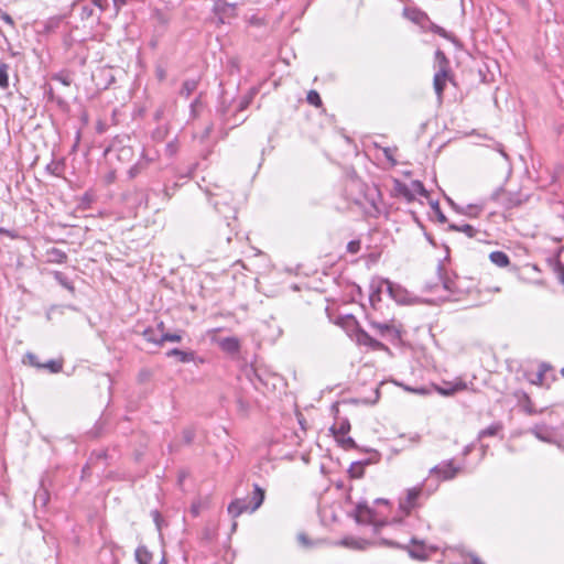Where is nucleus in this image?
Wrapping results in <instances>:
<instances>
[{
	"mask_svg": "<svg viewBox=\"0 0 564 564\" xmlns=\"http://www.w3.org/2000/svg\"><path fill=\"white\" fill-rule=\"evenodd\" d=\"M253 487L251 497L235 499L229 503L227 510L232 518H237L243 512H254L263 503L264 490L257 484Z\"/></svg>",
	"mask_w": 564,
	"mask_h": 564,
	"instance_id": "nucleus-1",
	"label": "nucleus"
},
{
	"mask_svg": "<svg viewBox=\"0 0 564 564\" xmlns=\"http://www.w3.org/2000/svg\"><path fill=\"white\" fill-rule=\"evenodd\" d=\"M345 319L347 326L354 328L350 336L358 345L367 346L372 350H388V347L384 344L375 339L365 329H362L352 315H347Z\"/></svg>",
	"mask_w": 564,
	"mask_h": 564,
	"instance_id": "nucleus-2",
	"label": "nucleus"
},
{
	"mask_svg": "<svg viewBox=\"0 0 564 564\" xmlns=\"http://www.w3.org/2000/svg\"><path fill=\"white\" fill-rule=\"evenodd\" d=\"M351 516L358 524L373 525L375 533H378L379 529L387 524L386 520L378 519L377 511L369 507L367 501H359Z\"/></svg>",
	"mask_w": 564,
	"mask_h": 564,
	"instance_id": "nucleus-3",
	"label": "nucleus"
},
{
	"mask_svg": "<svg viewBox=\"0 0 564 564\" xmlns=\"http://www.w3.org/2000/svg\"><path fill=\"white\" fill-rule=\"evenodd\" d=\"M207 193L210 195V200L219 216L225 217V220L232 219L236 223L237 209L231 204L232 194L228 191Z\"/></svg>",
	"mask_w": 564,
	"mask_h": 564,
	"instance_id": "nucleus-4",
	"label": "nucleus"
},
{
	"mask_svg": "<svg viewBox=\"0 0 564 564\" xmlns=\"http://www.w3.org/2000/svg\"><path fill=\"white\" fill-rule=\"evenodd\" d=\"M382 545L391 546V547H399L408 550L409 555L419 561H425L429 558L431 553H435L438 549L436 546H426L423 541H419L415 538L411 539L412 547L402 546L399 543L394 541H390L387 539H381L380 542Z\"/></svg>",
	"mask_w": 564,
	"mask_h": 564,
	"instance_id": "nucleus-5",
	"label": "nucleus"
},
{
	"mask_svg": "<svg viewBox=\"0 0 564 564\" xmlns=\"http://www.w3.org/2000/svg\"><path fill=\"white\" fill-rule=\"evenodd\" d=\"M490 198L491 200L500 204L506 209H512L514 207H518L529 199L528 196H524L520 192H508L502 187L497 188L491 194Z\"/></svg>",
	"mask_w": 564,
	"mask_h": 564,
	"instance_id": "nucleus-6",
	"label": "nucleus"
},
{
	"mask_svg": "<svg viewBox=\"0 0 564 564\" xmlns=\"http://www.w3.org/2000/svg\"><path fill=\"white\" fill-rule=\"evenodd\" d=\"M424 496L423 485L406 489L405 497L400 498L399 509L409 514L413 509L421 506V498Z\"/></svg>",
	"mask_w": 564,
	"mask_h": 564,
	"instance_id": "nucleus-7",
	"label": "nucleus"
},
{
	"mask_svg": "<svg viewBox=\"0 0 564 564\" xmlns=\"http://www.w3.org/2000/svg\"><path fill=\"white\" fill-rule=\"evenodd\" d=\"M382 286H386L389 295L395 302L401 303V304L405 302V291L400 285H397V284L392 283L388 279H382V280L379 281L378 286L376 288V290L370 295L371 303H373L375 300L380 301V295L379 294L381 292Z\"/></svg>",
	"mask_w": 564,
	"mask_h": 564,
	"instance_id": "nucleus-8",
	"label": "nucleus"
},
{
	"mask_svg": "<svg viewBox=\"0 0 564 564\" xmlns=\"http://www.w3.org/2000/svg\"><path fill=\"white\" fill-rule=\"evenodd\" d=\"M228 111L229 105L225 104L224 101H221L216 109V116L220 121V132L223 139L227 137L229 130L240 126L246 121V118H242L240 121H235L231 123L230 118H228Z\"/></svg>",
	"mask_w": 564,
	"mask_h": 564,
	"instance_id": "nucleus-9",
	"label": "nucleus"
},
{
	"mask_svg": "<svg viewBox=\"0 0 564 564\" xmlns=\"http://www.w3.org/2000/svg\"><path fill=\"white\" fill-rule=\"evenodd\" d=\"M237 224L238 220L236 219V223H234L232 219L225 220V217H220L218 223L216 224V238L218 241H225L229 243L234 236L237 235Z\"/></svg>",
	"mask_w": 564,
	"mask_h": 564,
	"instance_id": "nucleus-10",
	"label": "nucleus"
},
{
	"mask_svg": "<svg viewBox=\"0 0 564 564\" xmlns=\"http://www.w3.org/2000/svg\"><path fill=\"white\" fill-rule=\"evenodd\" d=\"M381 455L377 451H371V456L364 460L351 463L348 474L351 478L360 479L365 475V466L376 464L380 460Z\"/></svg>",
	"mask_w": 564,
	"mask_h": 564,
	"instance_id": "nucleus-11",
	"label": "nucleus"
},
{
	"mask_svg": "<svg viewBox=\"0 0 564 564\" xmlns=\"http://www.w3.org/2000/svg\"><path fill=\"white\" fill-rule=\"evenodd\" d=\"M530 433H532L538 440L545 443H554L556 440L555 429L546 425L545 423L535 424L530 429Z\"/></svg>",
	"mask_w": 564,
	"mask_h": 564,
	"instance_id": "nucleus-12",
	"label": "nucleus"
},
{
	"mask_svg": "<svg viewBox=\"0 0 564 564\" xmlns=\"http://www.w3.org/2000/svg\"><path fill=\"white\" fill-rule=\"evenodd\" d=\"M457 473L458 468L453 465L452 460L443 462L431 469V474L437 475V478L442 480L453 479Z\"/></svg>",
	"mask_w": 564,
	"mask_h": 564,
	"instance_id": "nucleus-13",
	"label": "nucleus"
},
{
	"mask_svg": "<svg viewBox=\"0 0 564 564\" xmlns=\"http://www.w3.org/2000/svg\"><path fill=\"white\" fill-rule=\"evenodd\" d=\"M213 11L218 15L219 21L224 23L225 18L236 17V4L218 0L215 2Z\"/></svg>",
	"mask_w": 564,
	"mask_h": 564,
	"instance_id": "nucleus-14",
	"label": "nucleus"
},
{
	"mask_svg": "<svg viewBox=\"0 0 564 564\" xmlns=\"http://www.w3.org/2000/svg\"><path fill=\"white\" fill-rule=\"evenodd\" d=\"M448 78H449V73H446V72H443V70H437L434 74L433 87H434L435 94L437 96V99L440 101H442V99H443L444 90H445V87H446V80Z\"/></svg>",
	"mask_w": 564,
	"mask_h": 564,
	"instance_id": "nucleus-15",
	"label": "nucleus"
},
{
	"mask_svg": "<svg viewBox=\"0 0 564 564\" xmlns=\"http://www.w3.org/2000/svg\"><path fill=\"white\" fill-rule=\"evenodd\" d=\"M246 375L257 390H262L263 388H267L269 384L268 379L264 377V373L260 372L259 369L250 368L249 370H247Z\"/></svg>",
	"mask_w": 564,
	"mask_h": 564,
	"instance_id": "nucleus-16",
	"label": "nucleus"
},
{
	"mask_svg": "<svg viewBox=\"0 0 564 564\" xmlns=\"http://www.w3.org/2000/svg\"><path fill=\"white\" fill-rule=\"evenodd\" d=\"M220 349L227 354L235 355L240 349V341L237 337H226L218 340Z\"/></svg>",
	"mask_w": 564,
	"mask_h": 564,
	"instance_id": "nucleus-17",
	"label": "nucleus"
},
{
	"mask_svg": "<svg viewBox=\"0 0 564 564\" xmlns=\"http://www.w3.org/2000/svg\"><path fill=\"white\" fill-rule=\"evenodd\" d=\"M68 257L65 251L52 247L46 250V262L62 264L67 261Z\"/></svg>",
	"mask_w": 564,
	"mask_h": 564,
	"instance_id": "nucleus-18",
	"label": "nucleus"
},
{
	"mask_svg": "<svg viewBox=\"0 0 564 564\" xmlns=\"http://www.w3.org/2000/svg\"><path fill=\"white\" fill-rule=\"evenodd\" d=\"M167 357H175L182 364H188L195 360L194 351H185L178 348H173L166 352Z\"/></svg>",
	"mask_w": 564,
	"mask_h": 564,
	"instance_id": "nucleus-19",
	"label": "nucleus"
},
{
	"mask_svg": "<svg viewBox=\"0 0 564 564\" xmlns=\"http://www.w3.org/2000/svg\"><path fill=\"white\" fill-rule=\"evenodd\" d=\"M503 431V423L500 421L494 422L488 427L479 431L477 440H482L485 437H492L499 435Z\"/></svg>",
	"mask_w": 564,
	"mask_h": 564,
	"instance_id": "nucleus-20",
	"label": "nucleus"
},
{
	"mask_svg": "<svg viewBox=\"0 0 564 564\" xmlns=\"http://www.w3.org/2000/svg\"><path fill=\"white\" fill-rule=\"evenodd\" d=\"M484 206L479 204H469L463 206V208H457V214L464 215L469 218H477L482 213Z\"/></svg>",
	"mask_w": 564,
	"mask_h": 564,
	"instance_id": "nucleus-21",
	"label": "nucleus"
},
{
	"mask_svg": "<svg viewBox=\"0 0 564 564\" xmlns=\"http://www.w3.org/2000/svg\"><path fill=\"white\" fill-rule=\"evenodd\" d=\"M333 434L338 436H346L350 431V423L348 419H338L337 422L330 427Z\"/></svg>",
	"mask_w": 564,
	"mask_h": 564,
	"instance_id": "nucleus-22",
	"label": "nucleus"
},
{
	"mask_svg": "<svg viewBox=\"0 0 564 564\" xmlns=\"http://www.w3.org/2000/svg\"><path fill=\"white\" fill-rule=\"evenodd\" d=\"M340 545L355 550H365L367 546L371 545V542L364 539L344 538L340 541Z\"/></svg>",
	"mask_w": 564,
	"mask_h": 564,
	"instance_id": "nucleus-23",
	"label": "nucleus"
},
{
	"mask_svg": "<svg viewBox=\"0 0 564 564\" xmlns=\"http://www.w3.org/2000/svg\"><path fill=\"white\" fill-rule=\"evenodd\" d=\"M489 260L499 268H506L510 264L509 256L503 251H492L489 254Z\"/></svg>",
	"mask_w": 564,
	"mask_h": 564,
	"instance_id": "nucleus-24",
	"label": "nucleus"
},
{
	"mask_svg": "<svg viewBox=\"0 0 564 564\" xmlns=\"http://www.w3.org/2000/svg\"><path fill=\"white\" fill-rule=\"evenodd\" d=\"M138 564H151L153 555L145 545H139L134 552Z\"/></svg>",
	"mask_w": 564,
	"mask_h": 564,
	"instance_id": "nucleus-25",
	"label": "nucleus"
},
{
	"mask_svg": "<svg viewBox=\"0 0 564 564\" xmlns=\"http://www.w3.org/2000/svg\"><path fill=\"white\" fill-rule=\"evenodd\" d=\"M394 191L399 196H402L408 202L414 200V194L412 193V188L410 187V185H406L405 183L395 180Z\"/></svg>",
	"mask_w": 564,
	"mask_h": 564,
	"instance_id": "nucleus-26",
	"label": "nucleus"
},
{
	"mask_svg": "<svg viewBox=\"0 0 564 564\" xmlns=\"http://www.w3.org/2000/svg\"><path fill=\"white\" fill-rule=\"evenodd\" d=\"M449 231H457L465 234L468 238H474L479 231L475 227H473L469 224H463V225H456V224H449L448 225Z\"/></svg>",
	"mask_w": 564,
	"mask_h": 564,
	"instance_id": "nucleus-27",
	"label": "nucleus"
},
{
	"mask_svg": "<svg viewBox=\"0 0 564 564\" xmlns=\"http://www.w3.org/2000/svg\"><path fill=\"white\" fill-rule=\"evenodd\" d=\"M65 170V160L61 159L58 161H51L46 166L45 171L56 177H61Z\"/></svg>",
	"mask_w": 564,
	"mask_h": 564,
	"instance_id": "nucleus-28",
	"label": "nucleus"
},
{
	"mask_svg": "<svg viewBox=\"0 0 564 564\" xmlns=\"http://www.w3.org/2000/svg\"><path fill=\"white\" fill-rule=\"evenodd\" d=\"M435 63L438 67L437 70H443L446 73H451V64L449 59L445 55V53L441 50H436L435 52Z\"/></svg>",
	"mask_w": 564,
	"mask_h": 564,
	"instance_id": "nucleus-29",
	"label": "nucleus"
},
{
	"mask_svg": "<svg viewBox=\"0 0 564 564\" xmlns=\"http://www.w3.org/2000/svg\"><path fill=\"white\" fill-rule=\"evenodd\" d=\"M198 87L197 79H186L183 82L182 87L180 89V95L188 98Z\"/></svg>",
	"mask_w": 564,
	"mask_h": 564,
	"instance_id": "nucleus-30",
	"label": "nucleus"
},
{
	"mask_svg": "<svg viewBox=\"0 0 564 564\" xmlns=\"http://www.w3.org/2000/svg\"><path fill=\"white\" fill-rule=\"evenodd\" d=\"M150 160L144 159L142 156L138 162H135L128 171V175L130 178L137 177L147 166L149 165Z\"/></svg>",
	"mask_w": 564,
	"mask_h": 564,
	"instance_id": "nucleus-31",
	"label": "nucleus"
},
{
	"mask_svg": "<svg viewBox=\"0 0 564 564\" xmlns=\"http://www.w3.org/2000/svg\"><path fill=\"white\" fill-rule=\"evenodd\" d=\"M466 388H467V384L465 382H458L455 384H448L446 388L440 387V388H437V391L442 395L449 397V395L455 394L458 391L465 390Z\"/></svg>",
	"mask_w": 564,
	"mask_h": 564,
	"instance_id": "nucleus-32",
	"label": "nucleus"
},
{
	"mask_svg": "<svg viewBox=\"0 0 564 564\" xmlns=\"http://www.w3.org/2000/svg\"><path fill=\"white\" fill-rule=\"evenodd\" d=\"M50 501V492L43 485L37 489L34 495V503L40 505L41 507H46Z\"/></svg>",
	"mask_w": 564,
	"mask_h": 564,
	"instance_id": "nucleus-33",
	"label": "nucleus"
},
{
	"mask_svg": "<svg viewBox=\"0 0 564 564\" xmlns=\"http://www.w3.org/2000/svg\"><path fill=\"white\" fill-rule=\"evenodd\" d=\"M381 337L387 338L392 344H395L401 339V332L393 324H390Z\"/></svg>",
	"mask_w": 564,
	"mask_h": 564,
	"instance_id": "nucleus-34",
	"label": "nucleus"
},
{
	"mask_svg": "<svg viewBox=\"0 0 564 564\" xmlns=\"http://www.w3.org/2000/svg\"><path fill=\"white\" fill-rule=\"evenodd\" d=\"M381 337L387 338L392 344H395L401 339V332L393 324H390Z\"/></svg>",
	"mask_w": 564,
	"mask_h": 564,
	"instance_id": "nucleus-35",
	"label": "nucleus"
},
{
	"mask_svg": "<svg viewBox=\"0 0 564 564\" xmlns=\"http://www.w3.org/2000/svg\"><path fill=\"white\" fill-rule=\"evenodd\" d=\"M53 276L66 290L70 291L72 293L75 291L73 283L69 281V279L63 272L54 271Z\"/></svg>",
	"mask_w": 564,
	"mask_h": 564,
	"instance_id": "nucleus-36",
	"label": "nucleus"
},
{
	"mask_svg": "<svg viewBox=\"0 0 564 564\" xmlns=\"http://www.w3.org/2000/svg\"><path fill=\"white\" fill-rule=\"evenodd\" d=\"M108 458V453L106 449H98V451H94L91 452L88 460H89V464H91L94 467L97 466L101 460H107Z\"/></svg>",
	"mask_w": 564,
	"mask_h": 564,
	"instance_id": "nucleus-37",
	"label": "nucleus"
},
{
	"mask_svg": "<svg viewBox=\"0 0 564 564\" xmlns=\"http://www.w3.org/2000/svg\"><path fill=\"white\" fill-rule=\"evenodd\" d=\"M204 107V102L200 96L196 97L189 105V116L192 119H196L199 116L200 110Z\"/></svg>",
	"mask_w": 564,
	"mask_h": 564,
	"instance_id": "nucleus-38",
	"label": "nucleus"
},
{
	"mask_svg": "<svg viewBox=\"0 0 564 564\" xmlns=\"http://www.w3.org/2000/svg\"><path fill=\"white\" fill-rule=\"evenodd\" d=\"M182 335L180 333H163L159 337V346H162L165 341L180 343Z\"/></svg>",
	"mask_w": 564,
	"mask_h": 564,
	"instance_id": "nucleus-39",
	"label": "nucleus"
},
{
	"mask_svg": "<svg viewBox=\"0 0 564 564\" xmlns=\"http://www.w3.org/2000/svg\"><path fill=\"white\" fill-rule=\"evenodd\" d=\"M9 65L6 63H0V88L6 89L9 87V75H8Z\"/></svg>",
	"mask_w": 564,
	"mask_h": 564,
	"instance_id": "nucleus-40",
	"label": "nucleus"
},
{
	"mask_svg": "<svg viewBox=\"0 0 564 564\" xmlns=\"http://www.w3.org/2000/svg\"><path fill=\"white\" fill-rule=\"evenodd\" d=\"M410 187L412 188V193L414 194V196L417 194V195H421L423 197H427L429 196V192L425 189L423 183L421 181H412L411 184H410Z\"/></svg>",
	"mask_w": 564,
	"mask_h": 564,
	"instance_id": "nucleus-41",
	"label": "nucleus"
},
{
	"mask_svg": "<svg viewBox=\"0 0 564 564\" xmlns=\"http://www.w3.org/2000/svg\"><path fill=\"white\" fill-rule=\"evenodd\" d=\"M522 408H523V411H524L528 415H535V414H539V413H542V412H543V410L538 411V410L534 408V405H533V403H532V401H531V399H530V397H529L528 394H524V402H523Z\"/></svg>",
	"mask_w": 564,
	"mask_h": 564,
	"instance_id": "nucleus-42",
	"label": "nucleus"
},
{
	"mask_svg": "<svg viewBox=\"0 0 564 564\" xmlns=\"http://www.w3.org/2000/svg\"><path fill=\"white\" fill-rule=\"evenodd\" d=\"M63 368V364L62 361H57V360H48L47 362L45 364H42V368L41 369H48L50 372L52 373H57L62 370Z\"/></svg>",
	"mask_w": 564,
	"mask_h": 564,
	"instance_id": "nucleus-43",
	"label": "nucleus"
},
{
	"mask_svg": "<svg viewBox=\"0 0 564 564\" xmlns=\"http://www.w3.org/2000/svg\"><path fill=\"white\" fill-rule=\"evenodd\" d=\"M183 442L186 445H189L193 443L195 438V429L193 426L185 427L182 432Z\"/></svg>",
	"mask_w": 564,
	"mask_h": 564,
	"instance_id": "nucleus-44",
	"label": "nucleus"
},
{
	"mask_svg": "<svg viewBox=\"0 0 564 564\" xmlns=\"http://www.w3.org/2000/svg\"><path fill=\"white\" fill-rule=\"evenodd\" d=\"M23 362L39 369L42 368V364L37 360V356L33 352L25 354Z\"/></svg>",
	"mask_w": 564,
	"mask_h": 564,
	"instance_id": "nucleus-45",
	"label": "nucleus"
},
{
	"mask_svg": "<svg viewBox=\"0 0 564 564\" xmlns=\"http://www.w3.org/2000/svg\"><path fill=\"white\" fill-rule=\"evenodd\" d=\"M340 445L345 448V449H357L358 448V445L357 443L355 442V440L350 436H343L341 440H338Z\"/></svg>",
	"mask_w": 564,
	"mask_h": 564,
	"instance_id": "nucleus-46",
	"label": "nucleus"
},
{
	"mask_svg": "<svg viewBox=\"0 0 564 564\" xmlns=\"http://www.w3.org/2000/svg\"><path fill=\"white\" fill-rule=\"evenodd\" d=\"M308 104L318 107L322 105V99L319 94L316 90H310L306 97Z\"/></svg>",
	"mask_w": 564,
	"mask_h": 564,
	"instance_id": "nucleus-47",
	"label": "nucleus"
},
{
	"mask_svg": "<svg viewBox=\"0 0 564 564\" xmlns=\"http://www.w3.org/2000/svg\"><path fill=\"white\" fill-rule=\"evenodd\" d=\"M142 335H143V337H144V339H145L147 341H149V343H153V344H155V345H158V346H159V337H156V336L154 335V329H153V328H151V327L145 328V329L142 332Z\"/></svg>",
	"mask_w": 564,
	"mask_h": 564,
	"instance_id": "nucleus-48",
	"label": "nucleus"
},
{
	"mask_svg": "<svg viewBox=\"0 0 564 564\" xmlns=\"http://www.w3.org/2000/svg\"><path fill=\"white\" fill-rule=\"evenodd\" d=\"M432 208L436 215V218L440 223L442 224H446L447 223V217L443 214L441 207H440V204L438 202H434L432 203Z\"/></svg>",
	"mask_w": 564,
	"mask_h": 564,
	"instance_id": "nucleus-49",
	"label": "nucleus"
},
{
	"mask_svg": "<svg viewBox=\"0 0 564 564\" xmlns=\"http://www.w3.org/2000/svg\"><path fill=\"white\" fill-rule=\"evenodd\" d=\"M53 79L58 80L64 86H69L72 84L70 76L67 73H65V72H61V73L54 75Z\"/></svg>",
	"mask_w": 564,
	"mask_h": 564,
	"instance_id": "nucleus-50",
	"label": "nucleus"
},
{
	"mask_svg": "<svg viewBox=\"0 0 564 564\" xmlns=\"http://www.w3.org/2000/svg\"><path fill=\"white\" fill-rule=\"evenodd\" d=\"M215 530L210 527H205L202 531V540L206 542H212L215 539Z\"/></svg>",
	"mask_w": 564,
	"mask_h": 564,
	"instance_id": "nucleus-51",
	"label": "nucleus"
},
{
	"mask_svg": "<svg viewBox=\"0 0 564 564\" xmlns=\"http://www.w3.org/2000/svg\"><path fill=\"white\" fill-rule=\"evenodd\" d=\"M408 17L414 21V22H417L420 23L422 20H426L427 19V15L426 13L422 12V11H419V10H413L411 12V14H408Z\"/></svg>",
	"mask_w": 564,
	"mask_h": 564,
	"instance_id": "nucleus-52",
	"label": "nucleus"
},
{
	"mask_svg": "<svg viewBox=\"0 0 564 564\" xmlns=\"http://www.w3.org/2000/svg\"><path fill=\"white\" fill-rule=\"evenodd\" d=\"M370 325L373 329L378 332L380 336L388 329L390 323H379V322H370Z\"/></svg>",
	"mask_w": 564,
	"mask_h": 564,
	"instance_id": "nucleus-53",
	"label": "nucleus"
},
{
	"mask_svg": "<svg viewBox=\"0 0 564 564\" xmlns=\"http://www.w3.org/2000/svg\"><path fill=\"white\" fill-rule=\"evenodd\" d=\"M360 248H361V242L360 240H351L347 243V251L349 253H358L360 251Z\"/></svg>",
	"mask_w": 564,
	"mask_h": 564,
	"instance_id": "nucleus-54",
	"label": "nucleus"
},
{
	"mask_svg": "<svg viewBox=\"0 0 564 564\" xmlns=\"http://www.w3.org/2000/svg\"><path fill=\"white\" fill-rule=\"evenodd\" d=\"M431 31L444 39H451L449 33L445 29H443L442 26H438L434 23L431 24Z\"/></svg>",
	"mask_w": 564,
	"mask_h": 564,
	"instance_id": "nucleus-55",
	"label": "nucleus"
},
{
	"mask_svg": "<svg viewBox=\"0 0 564 564\" xmlns=\"http://www.w3.org/2000/svg\"><path fill=\"white\" fill-rule=\"evenodd\" d=\"M94 13L95 9L93 7L87 4L82 6L80 18L83 20L91 18Z\"/></svg>",
	"mask_w": 564,
	"mask_h": 564,
	"instance_id": "nucleus-56",
	"label": "nucleus"
},
{
	"mask_svg": "<svg viewBox=\"0 0 564 564\" xmlns=\"http://www.w3.org/2000/svg\"><path fill=\"white\" fill-rule=\"evenodd\" d=\"M150 378H151V371L149 369L143 368L138 373V381L140 383L148 382L150 380Z\"/></svg>",
	"mask_w": 564,
	"mask_h": 564,
	"instance_id": "nucleus-57",
	"label": "nucleus"
},
{
	"mask_svg": "<svg viewBox=\"0 0 564 564\" xmlns=\"http://www.w3.org/2000/svg\"><path fill=\"white\" fill-rule=\"evenodd\" d=\"M93 203V196L89 193H85L80 198V206L83 208H88Z\"/></svg>",
	"mask_w": 564,
	"mask_h": 564,
	"instance_id": "nucleus-58",
	"label": "nucleus"
},
{
	"mask_svg": "<svg viewBox=\"0 0 564 564\" xmlns=\"http://www.w3.org/2000/svg\"><path fill=\"white\" fill-rule=\"evenodd\" d=\"M250 101H251V98H249V97L242 98L236 109V112L246 110L249 107Z\"/></svg>",
	"mask_w": 564,
	"mask_h": 564,
	"instance_id": "nucleus-59",
	"label": "nucleus"
},
{
	"mask_svg": "<svg viewBox=\"0 0 564 564\" xmlns=\"http://www.w3.org/2000/svg\"><path fill=\"white\" fill-rule=\"evenodd\" d=\"M0 19L10 26H14V21L10 14L4 11H0Z\"/></svg>",
	"mask_w": 564,
	"mask_h": 564,
	"instance_id": "nucleus-60",
	"label": "nucleus"
},
{
	"mask_svg": "<svg viewBox=\"0 0 564 564\" xmlns=\"http://www.w3.org/2000/svg\"><path fill=\"white\" fill-rule=\"evenodd\" d=\"M0 235H6L11 239H17L19 237V234L15 230L6 229L2 227H0Z\"/></svg>",
	"mask_w": 564,
	"mask_h": 564,
	"instance_id": "nucleus-61",
	"label": "nucleus"
},
{
	"mask_svg": "<svg viewBox=\"0 0 564 564\" xmlns=\"http://www.w3.org/2000/svg\"><path fill=\"white\" fill-rule=\"evenodd\" d=\"M93 1V4L97 8H99V10L102 12L105 11L107 4H108V1L107 0H91Z\"/></svg>",
	"mask_w": 564,
	"mask_h": 564,
	"instance_id": "nucleus-62",
	"label": "nucleus"
},
{
	"mask_svg": "<svg viewBox=\"0 0 564 564\" xmlns=\"http://www.w3.org/2000/svg\"><path fill=\"white\" fill-rule=\"evenodd\" d=\"M297 540H299V542H300L303 546H310V545H311V542H310V540H308L307 535H306V534H304V533H300V534L297 535Z\"/></svg>",
	"mask_w": 564,
	"mask_h": 564,
	"instance_id": "nucleus-63",
	"label": "nucleus"
},
{
	"mask_svg": "<svg viewBox=\"0 0 564 564\" xmlns=\"http://www.w3.org/2000/svg\"><path fill=\"white\" fill-rule=\"evenodd\" d=\"M557 271H558L560 280L564 284V264L558 263Z\"/></svg>",
	"mask_w": 564,
	"mask_h": 564,
	"instance_id": "nucleus-64",
	"label": "nucleus"
}]
</instances>
